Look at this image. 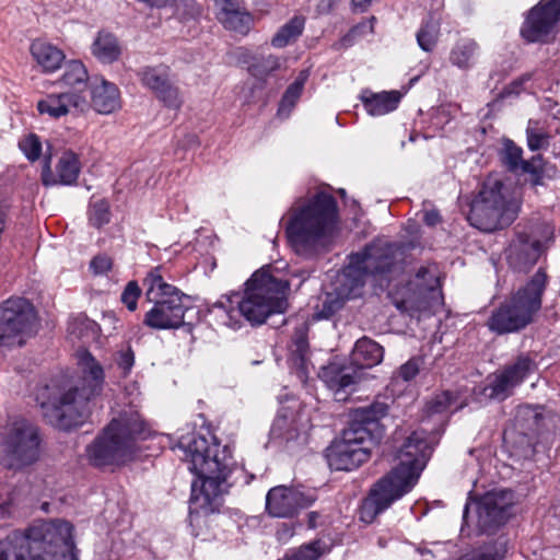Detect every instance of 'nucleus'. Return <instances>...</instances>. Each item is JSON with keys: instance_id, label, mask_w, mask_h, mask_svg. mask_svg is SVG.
I'll use <instances>...</instances> for the list:
<instances>
[{"instance_id": "09e8293b", "label": "nucleus", "mask_w": 560, "mask_h": 560, "mask_svg": "<svg viewBox=\"0 0 560 560\" xmlns=\"http://www.w3.org/2000/svg\"><path fill=\"white\" fill-rule=\"evenodd\" d=\"M115 362L122 370L125 375L130 372L135 363V354L130 346H126L116 352Z\"/></svg>"}, {"instance_id": "79ce46f5", "label": "nucleus", "mask_w": 560, "mask_h": 560, "mask_svg": "<svg viewBox=\"0 0 560 560\" xmlns=\"http://www.w3.org/2000/svg\"><path fill=\"white\" fill-rule=\"evenodd\" d=\"M110 220L109 206L105 200H96L91 203L89 210V221L91 225L100 229Z\"/></svg>"}, {"instance_id": "b1692460", "label": "nucleus", "mask_w": 560, "mask_h": 560, "mask_svg": "<svg viewBox=\"0 0 560 560\" xmlns=\"http://www.w3.org/2000/svg\"><path fill=\"white\" fill-rule=\"evenodd\" d=\"M327 460L331 469L352 470L368 460V453L349 448L345 443L335 441L327 450Z\"/></svg>"}, {"instance_id": "f3484780", "label": "nucleus", "mask_w": 560, "mask_h": 560, "mask_svg": "<svg viewBox=\"0 0 560 560\" xmlns=\"http://www.w3.org/2000/svg\"><path fill=\"white\" fill-rule=\"evenodd\" d=\"M560 20V0H541L527 14L521 35L527 42H542Z\"/></svg>"}, {"instance_id": "c9c22d12", "label": "nucleus", "mask_w": 560, "mask_h": 560, "mask_svg": "<svg viewBox=\"0 0 560 560\" xmlns=\"http://www.w3.org/2000/svg\"><path fill=\"white\" fill-rule=\"evenodd\" d=\"M220 21L226 28L244 34L249 30L252 16L240 10L223 8L220 12Z\"/></svg>"}, {"instance_id": "a19ab883", "label": "nucleus", "mask_w": 560, "mask_h": 560, "mask_svg": "<svg viewBox=\"0 0 560 560\" xmlns=\"http://www.w3.org/2000/svg\"><path fill=\"white\" fill-rule=\"evenodd\" d=\"M527 145L529 150L537 151L549 144V135L538 127L537 122L529 121L526 129Z\"/></svg>"}, {"instance_id": "864d4df0", "label": "nucleus", "mask_w": 560, "mask_h": 560, "mask_svg": "<svg viewBox=\"0 0 560 560\" xmlns=\"http://www.w3.org/2000/svg\"><path fill=\"white\" fill-rule=\"evenodd\" d=\"M441 221V217L439 214L438 211L435 210H432V211H428L425 212L424 214V222L430 225V226H434L436 225L439 222Z\"/></svg>"}, {"instance_id": "4468645a", "label": "nucleus", "mask_w": 560, "mask_h": 560, "mask_svg": "<svg viewBox=\"0 0 560 560\" xmlns=\"http://www.w3.org/2000/svg\"><path fill=\"white\" fill-rule=\"evenodd\" d=\"M38 448L37 428L25 419H19L9 427L0 444V462L8 468L28 465L37 459Z\"/></svg>"}, {"instance_id": "7ed1b4c3", "label": "nucleus", "mask_w": 560, "mask_h": 560, "mask_svg": "<svg viewBox=\"0 0 560 560\" xmlns=\"http://www.w3.org/2000/svg\"><path fill=\"white\" fill-rule=\"evenodd\" d=\"M80 365L83 373L81 385L52 382L38 395L44 418L57 429L70 430L83 423L89 400L102 390V365L89 352L81 355Z\"/></svg>"}, {"instance_id": "e433bc0d", "label": "nucleus", "mask_w": 560, "mask_h": 560, "mask_svg": "<svg viewBox=\"0 0 560 560\" xmlns=\"http://www.w3.org/2000/svg\"><path fill=\"white\" fill-rule=\"evenodd\" d=\"M307 350V326L305 323H302L300 326L295 328L291 347V353L296 364H304L306 360Z\"/></svg>"}, {"instance_id": "3c124183", "label": "nucleus", "mask_w": 560, "mask_h": 560, "mask_svg": "<svg viewBox=\"0 0 560 560\" xmlns=\"http://www.w3.org/2000/svg\"><path fill=\"white\" fill-rule=\"evenodd\" d=\"M113 261L106 255L95 256L90 264V268L95 275H104L112 269Z\"/></svg>"}, {"instance_id": "393cba45", "label": "nucleus", "mask_w": 560, "mask_h": 560, "mask_svg": "<svg viewBox=\"0 0 560 560\" xmlns=\"http://www.w3.org/2000/svg\"><path fill=\"white\" fill-rule=\"evenodd\" d=\"M30 51L37 66L47 73L58 70L66 59L61 49L42 39L34 40Z\"/></svg>"}, {"instance_id": "412c9836", "label": "nucleus", "mask_w": 560, "mask_h": 560, "mask_svg": "<svg viewBox=\"0 0 560 560\" xmlns=\"http://www.w3.org/2000/svg\"><path fill=\"white\" fill-rule=\"evenodd\" d=\"M534 361L527 355H520L514 364L508 366L495 376L490 384V397L503 399L511 389L522 383L535 370Z\"/></svg>"}, {"instance_id": "72a5a7b5", "label": "nucleus", "mask_w": 560, "mask_h": 560, "mask_svg": "<svg viewBox=\"0 0 560 560\" xmlns=\"http://www.w3.org/2000/svg\"><path fill=\"white\" fill-rule=\"evenodd\" d=\"M541 420V413L537 408L530 406H521L516 409L514 416V425L522 434L535 432Z\"/></svg>"}, {"instance_id": "a18cd8bd", "label": "nucleus", "mask_w": 560, "mask_h": 560, "mask_svg": "<svg viewBox=\"0 0 560 560\" xmlns=\"http://www.w3.org/2000/svg\"><path fill=\"white\" fill-rule=\"evenodd\" d=\"M422 365L423 360L420 357L411 358L395 372L394 378L409 382L418 375Z\"/></svg>"}, {"instance_id": "a878e982", "label": "nucleus", "mask_w": 560, "mask_h": 560, "mask_svg": "<svg viewBox=\"0 0 560 560\" xmlns=\"http://www.w3.org/2000/svg\"><path fill=\"white\" fill-rule=\"evenodd\" d=\"M364 108L372 116H381L395 110L401 100L398 91H383L373 93L364 91L360 95Z\"/></svg>"}, {"instance_id": "39448f33", "label": "nucleus", "mask_w": 560, "mask_h": 560, "mask_svg": "<svg viewBox=\"0 0 560 560\" xmlns=\"http://www.w3.org/2000/svg\"><path fill=\"white\" fill-rule=\"evenodd\" d=\"M430 448L424 432H413L397 454L398 465L378 480L363 501L360 518L372 523L394 501L409 492L425 466Z\"/></svg>"}, {"instance_id": "6e6d98bb", "label": "nucleus", "mask_w": 560, "mask_h": 560, "mask_svg": "<svg viewBox=\"0 0 560 560\" xmlns=\"http://www.w3.org/2000/svg\"><path fill=\"white\" fill-rule=\"evenodd\" d=\"M467 515H468V506H466V509H465V512H464V518H466V517H467Z\"/></svg>"}, {"instance_id": "473e14b6", "label": "nucleus", "mask_w": 560, "mask_h": 560, "mask_svg": "<svg viewBox=\"0 0 560 560\" xmlns=\"http://www.w3.org/2000/svg\"><path fill=\"white\" fill-rule=\"evenodd\" d=\"M477 49V44L474 40L460 39L452 48L450 61L460 69H467L472 65Z\"/></svg>"}, {"instance_id": "4d7b16f0", "label": "nucleus", "mask_w": 560, "mask_h": 560, "mask_svg": "<svg viewBox=\"0 0 560 560\" xmlns=\"http://www.w3.org/2000/svg\"><path fill=\"white\" fill-rule=\"evenodd\" d=\"M345 194H346V192H345V189H340V195H342V196H343Z\"/></svg>"}, {"instance_id": "2eb2a0df", "label": "nucleus", "mask_w": 560, "mask_h": 560, "mask_svg": "<svg viewBox=\"0 0 560 560\" xmlns=\"http://www.w3.org/2000/svg\"><path fill=\"white\" fill-rule=\"evenodd\" d=\"M411 289L408 296L396 306L410 314L420 312H435L442 304V292L440 290L436 272L428 267H421L416 279L410 282Z\"/></svg>"}, {"instance_id": "ea45409f", "label": "nucleus", "mask_w": 560, "mask_h": 560, "mask_svg": "<svg viewBox=\"0 0 560 560\" xmlns=\"http://www.w3.org/2000/svg\"><path fill=\"white\" fill-rule=\"evenodd\" d=\"M523 150L517 147L512 140L505 139L503 141L502 149V161L511 171L520 170L523 159H522Z\"/></svg>"}, {"instance_id": "37998d69", "label": "nucleus", "mask_w": 560, "mask_h": 560, "mask_svg": "<svg viewBox=\"0 0 560 560\" xmlns=\"http://www.w3.org/2000/svg\"><path fill=\"white\" fill-rule=\"evenodd\" d=\"M306 78L307 75L302 72L300 77L287 89L280 103V113H282L285 108L290 109L294 106L295 102L299 100L302 93Z\"/></svg>"}, {"instance_id": "c03bdc74", "label": "nucleus", "mask_w": 560, "mask_h": 560, "mask_svg": "<svg viewBox=\"0 0 560 560\" xmlns=\"http://www.w3.org/2000/svg\"><path fill=\"white\" fill-rule=\"evenodd\" d=\"M19 148L32 162L38 160L42 153V142L35 133H30L22 138L19 142Z\"/></svg>"}, {"instance_id": "20e7f679", "label": "nucleus", "mask_w": 560, "mask_h": 560, "mask_svg": "<svg viewBox=\"0 0 560 560\" xmlns=\"http://www.w3.org/2000/svg\"><path fill=\"white\" fill-rule=\"evenodd\" d=\"M338 221L335 198L324 191L298 199L287 212L285 234L302 256H313L330 243Z\"/></svg>"}, {"instance_id": "423d86ee", "label": "nucleus", "mask_w": 560, "mask_h": 560, "mask_svg": "<svg viewBox=\"0 0 560 560\" xmlns=\"http://www.w3.org/2000/svg\"><path fill=\"white\" fill-rule=\"evenodd\" d=\"M0 560H78L73 526L65 520H50L26 533L12 532L0 540Z\"/></svg>"}, {"instance_id": "c756f323", "label": "nucleus", "mask_w": 560, "mask_h": 560, "mask_svg": "<svg viewBox=\"0 0 560 560\" xmlns=\"http://www.w3.org/2000/svg\"><path fill=\"white\" fill-rule=\"evenodd\" d=\"M120 52L118 40L110 33L100 32L92 44V54L104 63L116 61Z\"/></svg>"}, {"instance_id": "f8f14e48", "label": "nucleus", "mask_w": 560, "mask_h": 560, "mask_svg": "<svg viewBox=\"0 0 560 560\" xmlns=\"http://www.w3.org/2000/svg\"><path fill=\"white\" fill-rule=\"evenodd\" d=\"M145 296L154 306L145 314L144 324L154 329L177 328L184 322L186 307L184 294L164 281L160 268H154L145 277Z\"/></svg>"}, {"instance_id": "0eeeda50", "label": "nucleus", "mask_w": 560, "mask_h": 560, "mask_svg": "<svg viewBox=\"0 0 560 560\" xmlns=\"http://www.w3.org/2000/svg\"><path fill=\"white\" fill-rule=\"evenodd\" d=\"M404 252L396 245L377 241L368 245L362 253L350 256L349 265L337 276L336 294L339 299H353L366 279L372 278L383 285L402 270Z\"/></svg>"}, {"instance_id": "9b49d317", "label": "nucleus", "mask_w": 560, "mask_h": 560, "mask_svg": "<svg viewBox=\"0 0 560 560\" xmlns=\"http://www.w3.org/2000/svg\"><path fill=\"white\" fill-rule=\"evenodd\" d=\"M383 357V348L374 340L363 337L357 341L351 353L352 364L330 363L322 368L319 376L334 392L335 399L345 401L353 386L361 378L360 370L377 365L382 362Z\"/></svg>"}, {"instance_id": "5fc2aeb1", "label": "nucleus", "mask_w": 560, "mask_h": 560, "mask_svg": "<svg viewBox=\"0 0 560 560\" xmlns=\"http://www.w3.org/2000/svg\"><path fill=\"white\" fill-rule=\"evenodd\" d=\"M318 516H319V514L317 512H311L308 514V526L311 528L316 527V520H317Z\"/></svg>"}, {"instance_id": "2f4dec72", "label": "nucleus", "mask_w": 560, "mask_h": 560, "mask_svg": "<svg viewBox=\"0 0 560 560\" xmlns=\"http://www.w3.org/2000/svg\"><path fill=\"white\" fill-rule=\"evenodd\" d=\"M61 81L65 85L74 89L73 93L81 94L88 83V71L84 65L78 60L69 61L61 77Z\"/></svg>"}, {"instance_id": "5701e85b", "label": "nucleus", "mask_w": 560, "mask_h": 560, "mask_svg": "<svg viewBox=\"0 0 560 560\" xmlns=\"http://www.w3.org/2000/svg\"><path fill=\"white\" fill-rule=\"evenodd\" d=\"M80 162L78 156L66 151L59 158L55 172L51 171L49 160L45 161L42 171V182L45 186L72 185L80 174Z\"/></svg>"}, {"instance_id": "8fccbe9b", "label": "nucleus", "mask_w": 560, "mask_h": 560, "mask_svg": "<svg viewBox=\"0 0 560 560\" xmlns=\"http://www.w3.org/2000/svg\"><path fill=\"white\" fill-rule=\"evenodd\" d=\"M525 173H530L536 176L534 185H539L540 177L538 176L542 171V156L540 154L533 156L529 161H524L520 167Z\"/></svg>"}, {"instance_id": "4be33fe9", "label": "nucleus", "mask_w": 560, "mask_h": 560, "mask_svg": "<svg viewBox=\"0 0 560 560\" xmlns=\"http://www.w3.org/2000/svg\"><path fill=\"white\" fill-rule=\"evenodd\" d=\"M541 252V243L538 240H533L526 233L518 232L516 238L506 249V259L514 270L527 271L536 264Z\"/></svg>"}, {"instance_id": "aec40b11", "label": "nucleus", "mask_w": 560, "mask_h": 560, "mask_svg": "<svg viewBox=\"0 0 560 560\" xmlns=\"http://www.w3.org/2000/svg\"><path fill=\"white\" fill-rule=\"evenodd\" d=\"M86 108L85 96L70 92L50 93L37 102L38 113L52 119H59L72 113H82Z\"/></svg>"}, {"instance_id": "49530a36", "label": "nucleus", "mask_w": 560, "mask_h": 560, "mask_svg": "<svg viewBox=\"0 0 560 560\" xmlns=\"http://www.w3.org/2000/svg\"><path fill=\"white\" fill-rule=\"evenodd\" d=\"M322 555L319 544L317 541L302 546L284 560H316Z\"/></svg>"}, {"instance_id": "9d476101", "label": "nucleus", "mask_w": 560, "mask_h": 560, "mask_svg": "<svg viewBox=\"0 0 560 560\" xmlns=\"http://www.w3.org/2000/svg\"><path fill=\"white\" fill-rule=\"evenodd\" d=\"M546 285L547 275L542 269H538L523 288L493 312L488 322L489 328L499 334L525 328L541 307Z\"/></svg>"}, {"instance_id": "f257e3e1", "label": "nucleus", "mask_w": 560, "mask_h": 560, "mask_svg": "<svg viewBox=\"0 0 560 560\" xmlns=\"http://www.w3.org/2000/svg\"><path fill=\"white\" fill-rule=\"evenodd\" d=\"M180 457L190 464L189 469L201 481L200 488L192 483L189 502V523L201 529L208 526V518L222 505V483L225 482L230 466L218 458V446L195 433L183 436L177 445Z\"/></svg>"}, {"instance_id": "6ab92c4d", "label": "nucleus", "mask_w": 560, "mask_h": 560, "mask_svg": "<svg viewBox=\"0 0 560 560\" xmlns=\"http://www.w3.org/2000/svg\"><path fill=\"white\" fill-rule=\"evenodd\" d=\"M139 77L142 84L150 89L165 105L173 108H178L182 105L183 101L178 89L172 82L167 66L144 67L139 71Z\"/></svg>"}, {"instance_id": "ddd939ff", "label": "nucleus", "mask_w": 560, "mask_h": 560, "mask_svg": "<svg viewBox=\"0 0 560 560\" xmlns=\"http://www.w3.org/2000/svg\"><path fill=\"white\" fill-rule=\"evenodd\" d=\"M36 312L24 298H10L0 305V350L22 347L35 334Z\"/></svg>"}, {"instance_id": "c85d7f7f", "label": "nucleus", "mask_w": 560, "mask_h": 560, "mask_svg": "<svg viewBox=\"0 0 560 560\" xmlns=\"http://www.w3.org/2000/svg\"><path fill=\"white\" fill-rule=\"evenodd\" d=\"M388 406L385 402L376 401L370 406L359 408L354 411L351 422H358L360 427L368 428L371 433L382 435L378 421L387 415Z\"/></svg>"}, {"instance_id": "de8ad7c7", "label": "nucleus", "mask_w": 560, "mask_h": 560, "mask_svg": "<svg viewBox=\"0 0 560 560\" xmlns=\"http://www.w3.org/2000/svg\"><path fill=\"white\" fill-rule=\"evenodd\" d=\"M140 295L141 289L139 288L138 283L136 281H130L126 285L120 300L127 306V308L132 312L137 308V302Z\"/></svg>"}, {"instance_id": "a211bd4d", "label": "nucleus", "mask_w": 560, "mask_h": 560, "mask_svg": "<svg viewBox=\"0 0 560 560\" xmlns=\"http://www.w3.org/2000/svg\"><path fill=\"white\" fill-rule=\"evenodd\" d=\"M511 493L492 491L486 493L477 503V524L482 532H492L508 518Z\"/></svg>"}, {"instance_id": "4c0bfd02", "label": "nucleus", "mask_w": 560, "mask_h": 560, "mask_svg": "<svg viewBox=\"0 0 560 560\" xmlns=\"http://www.w3.org/2000/svg\"><path fill=\"white\" fill-rule=\"evenodd\" d=\"M465 406L464 401L457 402V397L452 392L445 390L436 395L429 402V411L432 413H441L447 410H458Z\"/></svg>"}, {"instance_id": "1a4fd4ad", "label": "nucleus", "mask_w": 560, "mask_h": 560, "mask_svg": "<svg viewBox=\"0 0 560 560\" xmlns=\"http://www.w3.org/2000/svg\"><path fill=\"white\" fill-rule=\"evenodd\" d=\"M147 436V429L137 411H125L113 419L103 433L88 446L90 462L95 466L125 462L137 448V441Z\"/></svg>"}, {"instance_id": "f03ea898", "label": "nucleus", "mask_w": 560, "mask_h": 560, "mask_svg": "<svg viewBox=\"0 0 560 560\" xmlns=\"http://www.w3.org/2000/svg\"><path fill=\"white\" fill-rule=\"evenodd\" d=\"M245 285L242 299L237 293H233L222 296L213 304L212 311L218 312L217 316L224 325L236 328L240 315L252 324L259 325L271 314L283 313L287 310L289 280L273 267L260 268Z\"/></svg>"}, {"instance_id": "cd10ccee", "label": "nucleus", "mask_w": 560, "mask_h": 560, "mask_svg": "<svg viewBox=\"0 0 560 560\" xmlns=\"http://www.w3.org/2000/svg\"><path fill=\"white\" fill-rule=\"evenodd\" d=\"M92 106L100 114H110L120 107V97L117 86L102 80L93 86Z\"/></svg>"}, {"instance_id": "58836bf2", "label": "nucleus", "mask_w": 560, "mask_h": 560, "mask_svg": "<svg viewBox=\"0 0 560 560\" xmlns=\"http://www.w3.org/2000/svg\"><path fill=\"white\" fill-rule=\"evenodd\" d=\"M280 68V60L278 57L269 55L266 57L257 58L250 66L249 71L250 73L258 78V79H265L267 78L271 72L276 71Z\"/></svg>"}, {"instance_id": "7c9ffc66", "label": "nucleus", "mask_w": 560, "mask_h": 560, "mask_svg": "<svg viewBox=\"0 0 560 560\" xmlns=\"http://www.w3.org/2000/svg\"><path fill=\"white\" fill-rule=\"evenodd\" d=\"M305 26V19L302 15H294L282 25L271 39L276 48H283L295 42L302 34Z\"/></svg>"}, {"instance_id": "603ef678", "label": "nucleus", "mask_w": 560, "mask_h": 560, "mask_svg": "<svg viewBox=\"0 0 560 560\" xmlns=\"http://www.w3.org/2000/svg\"><path fill=\"white\" fill-rule=\"evenodd\" d=\"M83 326L85 329L93 328L95 326L94 322L88 320V319H74L69 327L70 334L75 335L78 338L84 337Z\"/></svg>"}, {"instance_id": "dca6fc26", "label": "nucleus", "mask_w": 560, "mask_h": 560, "mask_svg": "<svg viewBox=\"0 0 560 560\" xmlns=\"http://www.w3.org/2000/svg\"><path fill=\"white\" fill-rule=\"evenodd\" d=\"M315 501L316 495L313 490L277 486L271 488L266 495V510L272 517L288 518L311 506Z\"/></svg>"}, {"instance_id": "bb28decb", "label": "nucleus", "mask_w": 560, "mask_h": 560, "mask_svg": "<svg viewBox=\"0 0 560 560\" xmlns=\"http://www.w3.org/2000/svg\"><path fill=\"white\" fill-rule=\"evenodd\" d=\"M380 434H374L368 428L360 427L358 422H350L338 440L345 443L349 448L362 450L368 453V459L371 456L372 448L378 443Z\"/></svg>"}, {"instance_id": "f704fd0d", "label": "nucleus", "mask_w": 560, "mask_h": 560, "mask_svg": "<svg viewBox=\"0 0 560 560\" xmlns=\"http://www.w3.org/2000/svg\"><path fill=\"white\" fill-rule=\"evenodd\" d=\"M440 20L430 16L425 20L417 33L419 47L424 51H431L436 45L440 35Z\"/></svg>"}, {"instance_id": "6e6552de", "label": "nucleus", "mask_w": 560, "mask_h": 560, "mask_svg": "<svg viewBox=\"0 0 560 560\" xmlns=\"http://www.w3.org/2000/svg\"><path fill=\"white\" fill-rule=\"evenodd\" d=\"M522 205L521 188L497 178H488L470 206L468 220L485 232L511 225Z\"/></svg>"}]
</instances>
